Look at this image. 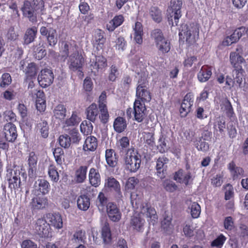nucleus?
<instances>
[{
    "label": "nucleus",
    "instance_id": "57",
    "mask_svg": "<svg viewBox=\"0 0 248 248\" xmlns=\"http://www.w3.org/2000/svg\"><path fill=\"white\" fill-rule=\"evenodd\" d=\"M246 28L244 27H241L239 28L236 29L233 33L230 36L232 41L233 43L236 42L242 35L245 32Z\"/></svg>",
    "mask_w": 248,
    "mask_h": 248
},
{
    "label": "nucleus",
    "instance_id": "44",
    "mask_svg": "<svg viewBox=\"0 0 248 248\" xmlns=\"http://www.w3.org/2000/svg\"><path fill=\"white\" fill-rule=\"evenodd\" d=\"M105 157L107 163L110 167H114L117 165L116 157L113 150H107L106 151Z\"/></svg>",
    "mask_w": 248,
    "mask_h": 248
},
{
    "label": "nucleus",
    "instance_id": "56",
    "mask_svg": "<svg viewBox=\"0 0 248 248\" xmlns=\"http://www.w3.org/2000/svg\"><path fill=\"white\" fill-rule=\"evenodd\" d=\"M100 114L99 117L102 123L106 124L108 122L109 118V114L107 106L101 105L99 107Z\"/></svg>",
    "mask_w": 248,
    "mask_h": 248
},
{
    "label": "nucleus",
    "instance_id": "37",
    "mask_svg": "<svg viewBox=\"0 0 248 248\" xmlns=\"http://www.w3.org/2000/svg\"><path fill=\"white\" fill-rule=\"evenodd\" d=\"M86 114L88 120L92 122H94L98 114L97 105L94 103L91 104L86 109Z\"/></svg>",
    "mask_w": 248,
    "mask_h": 248
},
{
    "label": "nucleus",
    "instance_id": "61",
    "mask_svg": "<svg viewBox=\"0 0 248 248\" xmlns=\"http://www.w3.org/2000/svg\"><path fill=\"white\" fill-rule=\"evenodd\" d=\"M191 210V215L193 218H197L200 215L201 209L200 205L196 202L191 203L189 207Z\"/></svg>",
    "mask_w": 248,
    "mask_h": 248
},
{
    "label": "nucleus",
    "instance_id": "43",
    "mask_svg": "<svg viewBox=\"0 0 248 248\" xmlns=\"http://www.w3.org/2000/svg\"><path fill=\"white\" fill-rule=\"evenodd\" d=\"M88 167L85 166H80L76 171L75 177L78 183H82L86 178Z\"/></svg>",
    "mask_w": 248,
    "mask_h": 248
},
{
    "label": "nucleus",
    "instance_id": "25",
    "mask_svg": "<svg viewBox=\"0 0 248 248\" xmlns=\"http://www.w3.org/2000/svg\"><path fill=\"white\" fill-rule=\"evenodd\" d=\"M145 222V220L138 214L136 213L131 219L130 225L134 230L138 232H142L144 230Z\"/></svg>",
    "mask_w": 248,
    "mask_h": 248
},
{
    "label": "nucleus",
    "instance_id": "6",
    "mask_svg": "<svg viewBox=\"0 0 248 248\" xmlns=\"http://www.w3.org/2000/svg\"><path fill=\"white\" fill-rule=\"evenodd\" d=\"M151 36L155 40L156 46L160 52L166 53L170 50V42L164 37L160 30L155 29L153 31Z\"/></svg>",
    "mask_w": 248,
    "mask_h": 248
},
{
    "label": "nucleus",
    "instance_id": "23",
    "mask_svg": "<svg viewBox=\"0 0 248 248\" xmlns=\"http://www.w3.org/2000/svg\"><path fill=\"white\" fill-rule=\"evenodd\" d=\"M47 201L45 197L36 196L31 199L30 206L33 210L42 209L47 205Z\"/></svg>",
    "mask_w": 248,
    "mask_h": 248
},
{
    "label": "nucleus",
    "instance_id": "17",
    "mask_svg": "<svg viewBox=\"0 0 248 248\" xmlns=\"http://www.w3.org/2000/svg\"><path fill=\"white\" fill-rule=\"evenodd\" d=\"M107 212L109 219L114 222H118L121 218V213L116 204L109 202L107 205Z\"/></svg>",
    "mask_w": 248,
    "mask_h": 248
},
{
    "label": "nucleus",
    "instance_id": "9",
    "mask_svg": "<svg viewBox=\"0 0 248 248\" xmlns=\"http://www.w3.org/2000/svg\"><path fill=\"white\" fill-rule=\"evenodd\" d=\"M47 221L43 218L38 219L34 226V232L42 237H48L50 233V226Z\"/></svg>",
    "mask_w": 248,
    "mask_h": 248
},
{
    "label": "nucleus",
    "instance_id": "21",
    "mask_svg": "<svg viewBox=\"0 0 248 248\" xmlns=\"http://www.w3.org/2000/svg\"><path fill=\"white\" fill-rule=\"evenodd\" d=\"M137 99H139L144 103L150 102L151 99L150 93L147 90V86L138 85L136 90Z\"/></svg>",
    "mask_w": 248,
    "mask_h": 248
},
{
    "label": "nucleus",
    "instance_id": "3",
    "mask_svg": "<svg viewBox=\"0 0 248 248\" xmlns=\"http://www.w3.org/2000/svg\"><path fill=\"white\" fill-rule=\"evenodd\" d=\"M125 169L131 172H136L140 166V155L133 147L129 148L124 157Z\"/></svg>",
    "mask_w": 248,
    "mask_h": 248
},
{
    "label": "nucleus",
    "instance_id": "60",
    "mask_svg": "<svg viewBox=\"0 0 248 248\" xmlns=\"http://www.w3.org/2000/svg\"><path fill=\"white\" fill-rule=\"evenodd\" d=\"M194 142L195 146L199 151L205 152L208 150V144L204 140H202V138H199V140H196Z\"/></svg>",
    "mask_w": 248,
    "mask_h": 248
},
{
    "label": "nucleus",
    "instance_id": "64",
    "mask_svg": "<svg viewBox=\"0 0 248 248\" xmlns=\"http://www.w3.org/2000/svg\"><path fill=\"white\" fill-rule=\"evenodd\" d=\"M226 237L220 234L211 243V246L217 248H221L226 241Z\"/></svg>",
    "mask_w": 248,
    "mask_h": 248
},
{
    "label": "nucleus",
    "instance_id": "63",
    "mask_svg": "<svg viewBox=\"0 0 248 248\" xmlns=\"http://www.w3.org/2000/svg\"><path fill=\"white\" fill-rule=\"evenodd\" d=\"M60 145L65 148H68L71 144V140L67 135H61L59 138Z\"/></svg>",
    "mask_w": 248,
    "mask_h": 248
},
{
    "label": "nucleus",
    "instance_id": "49",
    "mask_svg": "<svg viewBox=\"0 0 248 248\" xmlns=\"http://www.w3.org/2000/svg\"><path fill=\"white\" fill-rule=\"evenodd\" d=\"M95 43L97 45V49H102L106 41L104 36V32L101 30L96 31L95 34Z\"/></svg>",
    "mask_w": 248,
    "mask_h": 248
},
{
    "label": "nucleus",
    "instance_id": "40",
    "mask_svg": "<svg viewBox=\"0 0 248 248\" xmlns=\"http://www.w3.org/2000/svg\"><path fill=\"white\" fill-rule=\"evenodd\" d=\"M80 118L76 114L73 113L70 118L67 119L63 124V128L65 131L71 129L70 126H74L77 125L80 122Z\"/></svg>",
    "mask_w": 248,
    "mask_h": 248
},
{
    "label": "nucleus",
    "instance_id": "31",
    "mask_svg": "<svg viewBox=\"0 0 248 248\" xmlns=\"http://www.w3.org/2000/svg\"><path fill=\"white\" fill-rule=\"evenodd\" d=\"M37 33V28L35 26L27 29L24 36V43L28 45L33 42Z\"/></svg>",
    "mask_w": 248,
    "mask_h": 248
},
{
    "label": "nucleus",
    "instance_id": "46",
    "mask_svg": "<svg viewBox=\"0 0 248 248\" xmlns=\"http://www.w3.org/2000/svg\"><path fill=\"white\" fill-rule=\"evenodd\" d=\"M86 239L85 232L82 230H78L73 234L71 240L73 243L79 244L84 243Z\"/></svg>",
    "mask_w": 248,
    "mask_h": 248
},
{
    "label": "nucleus",
    "instance_id": "39",
    "mask_svg": "<svg viewBox=\"0 0 248 248\" xmlns=\"http://www.w3.org/2000/svg\"><path fill=\"white\" fill-rule=\"evenodd\" d=\"M78 208L83 211L87 210L90 205V200L89 198L85 195L80 196L77 200Z\"/></svg>",
    "mask_w": 248,
    "mask_h": 248
},
{
    "label": "nucleus",
    "instance_id": "15",
    "mask_svg": "<svg viewBox=\"0 0 248 248\" xmlns=\"http://www.w3.org/2000/svg\"><path fill=\"white\" fill-rule=\"evenodd\" d=\"M46 219L49 226H52L57 229L62 228V219L61 215L59 213H48L46 215Z\"/></svg>",
    "mask_w": 248,
    "mask_h": 248
},
{
    "label": "nucleus",
    "instance_id": "14",
    "mask_svg": "<svg viewBox=\"0 0 248 248\" xmlns=\"http://www.w3.org/2000/svg\"><path fill=\"white\" fill-rule=\"evenodd\" d=\"M193 102L194 99L193 95L190 93H187L183 100L180 109V113L181 117H186L191 111Z\"/></svg>",
    "mask_w": 248,
    "mask_h": 248
},
{
    "label": "nucleus",
    "instance_id": "35",
    "mask_svg": "<svg viewBox=\"0 0 248 248\" xmlns=\"http://www.w3.org/2000/svg\"><path fill=\"white\" fill-rule=\"evenodd\" d=\"M191 176L189 172H184L182 170L176 172L174 176V179L180 183H184L186 185L188 184Z\"/></svg>",
    "mask_w": 248,
    "mask_h": 248
},
{
    "label": "nucleus",
    "instance_id": "51",
    "mask_svg": "<svg viewBox=\"0 0 248 248\" xmlns=\"http://www.w3.org/2000/svg\"><path fill=\"white\" fill-rule=\"evenodd\" d=\"M107 203V198L105 197L104 194L100 192L96 201V204L99 211H103Z\"/></svg>",
    "mask_w": 248,
    "mask_h": 248
},
{
    "label": "nucleus",
    "instance_id": "22",
    "mask_svg": "<svg viewBox=\"0 0 248 248\" xmlns=\"http://www.w3.org/2000/svg\"><path fill=\"white\" fill-rule=\"evenodd\" d=\"M242 51L241 47H238L236 48L235 52L230 53V62L234 68H237V66H241L239 64H242L245 61L244 58L240 55Z\"/></svg>",
    "mask_w": 248,
    "mask_h": 248
},
{
    "label": "nucleus",
    "instance_id": "58",
    "mask_svg": "<svg viewBox=\"0 0 248 248\" xmlns=\"http://www.w3.org/2000/svg\"><path fill=\"white\" fill-rule=\"evenodd\" d=\"M102 237L104 243H108L111 239V234L108 224L106 223L102 229Z\"/></svg>",
    "mask_w": 248,
    "mask_h": 248
},
{
    "label": "nucleus",
    "instance_id": "16",
    "mask_svg": "<svg viewBox=\"0 0 248 248\" xmlns=\"http://www.w3.org/2000/svg\"><path fill=\"white\" fill-rule=\"evenodd\" d=\"M90 63L91 70L94 74L99 70H102L107 66V60L102 56H95V60H91Z\"/></svg>",
    "mask_w": 248,
    "mask_h": 248
},
{
    "label": "nucleus",
    "instance_id": "28",
    "mask_svg": "<svg viewBox=\"0 0 248 248\" xmlns=\"http://www.w3.org/2000/svg\"><path fill=\"white\" fill-rule=\"evenodd\" d=\"M89 179L91 185L97 187L101 183V177L97 170L92 168L90 170L89 173Z\"/></svg>",
    "mask_w": 248,
    "mask_h": 248
},
{
    "label": "nucleus",
    "instance_id": "27",
    "mask_svg": "<svg viewBox=\"0 0 248 248\" xmlns=\"http://www.w3.org/2000/svg\"><path fill=\"white\" fill-rule=\"evenodd\" d=\"M106 187L108 188L110 190L114 191L117 194L119 198L122 196L121 192V186L119 182L114 178L108 177L105 184Z\"/></svg>",
    "mask_w": 248,
    "mask_h": 248
},
{
    "label": "nucleus",
    "instance_id": "4",
    "mask_svg": "<svg viewBox=\"0 0 248 248\" xmlns=\"http://www.w3.org/2000/svg\"><path fill=\"white\" fill-rule=\"evenodd\" d=\"M182 0H171L170 6L167 10L168 22L170 25L177 26L179 18L181 17V8Z\"/></svg>",
    "mask_w": 248,
    "mask_h": 248
},
{
    "label": "nucleus",
    "instance_id": "38",
    "mask_svg": "<svg viewBox=\"0 0 248 248\" xmlns=\"http://www.w3.org/2000/svg\"><path fill=\"white\" fill-rule=\"evenodd\" d=\"M228 168L233 179L237 178L243 175L244 170L243 169L240 167L236 166L233 161H232L228 164Z\"/></svg>",
    "mask_w": 248,
    "mask_h": 248
},
{
    "label": "nucleus",
    "instance_id": "2",
    "mask_svg": "<svg viewBox=\"0 0 248 248\" xmlns=\"http://www.w3.org/2000/svg\"><path fill=\"white\" fill-rule=\"evenodd\" d=\"M199 27L197 23L181 25L179 35L180 39H185L189 44L194 43L199 38Z\"/></svg>",
    "mask_w": 248,
    "mask_h": 248
},
{
    "label": "nucleus",
    "instance_id": "52",
    "mask_svg": "<svg viewBox=\"0 0 248 248\" xmlns=\"http://www.w3.org/2000/svg\"><path fill=\"white\" fill-rule=\"evenodd\" d=\"M70 135L71 142L73 143L78 144L81 140V137L78 130L75 128H71V129L67 131Z\"/></svg>",
    "mask_w": 248,
    "mask_h": 248
},
{
    "label": "nucleus",
    "instance_id": "18",
    "mask_svg": "<svg viewBox=\"0 0 248 248\" xmlns=\"http://www.w3.org/2000/svg\"><path fill=\"white\" fill-rule=\"evenodd\" d=\"M61 52L62 57H69L70 54H73L78 51L74 42L64 41L62 42Z\"/></svg>",
    "mask_w": 248,
    "mask_h": 248
},
{
    "label": "nucleus",
    "instance_id": "30",
    "mask_svg": "<svg viewBox=\"0 0 248 248\" xmlns=\"http://www.w3.org/2000/svg\"><path fill=\"white\" fill-rule=\"evenodd\" d=\"M97 147V140L94 136L88 137L84 142L83 149L85 151H94Z\"/></svg>",
    "mask_w": 248,
    "mask_h": 248
},
{
    "label": "nucleus",
    "instance_id": "11",
    "mask_svg": "<svg viewBox=\"0 0 248 248\" xmlns=\"http://www.w3.org/2000/svg\"><path fill=\"white\" fill-rule=\"evenodd\" d=\"M68 63L69 69L72 71L79 70L82 67L84 60L78 51L70 54L68 57Z\"/></svg>",
    "mask_w": 248,
    "mask_h": 248
},
{
    "label": "nucleus",
    "instance_id": "7",
    "mask_svg": "<svg viewBox=\"0 0 248 248\" xmlns=\"http://www.w3.org/2000/svg\"><path fill=\"white\" fill-rule=\"evenodd\" d=\"M137 213L141 217H145L150 224L154 225L157 219L156 212L155 209L147 203H143L138 207Z\"/></svg>",
    "mask_w": 248,
    "mask_h": 248
},
{
    "label": "nucleus",
    "instance_id": "20",
    "mask_svg": "<svg viewBox=\"0 0 248 248\" xmlns=\"http://www.w3.org/2000/svg\"><path fill=\"white\" fill-rule=\"evenodd\" d=\"M22 61L20 62V69L23 70L26 76L28 78H32L34 77L37 73V67L34 62L27 63Z\"/></svg>",
    "mask_w": 248,
    "mask_h": 248
},
{
    "label": "nucleus",
    "instance_id": "29",
    "mask_svg": "<svg viewBox=\"0 0 248 248\" xmlns=\"http://www.w3.org/2000/svg\"><path fill=\"white\" fill-rule=\"evenodd\" d=\"M33 92L37 98L36 101V108L40 112L44 111L46 106L44 93L40 91L37 92V90H34Z\"/></svg>",
    "mask_w": 248,
    "mask_h": 248
},
{
    "label": "nucleus",
    "instance_id": "1",
    "mask_svg": "<svg viewBox=\"0 0 248 248\" xmlns=\"http://www.w3.org/2000/svg\"><path fill=\"white\" fill-rule=\"evenodd\" d=\"M26 0L24 2L21 11L24 16L32 22L37 21V17L43 10L44 2L42 0Z\"/></svg>",
    "mask_w": 248,
    "mask_h": 248
},
{
    "label": "nucleus",
    "instance_id": "24",
    "mask_svg": "<svg viewBox=\"0 0 248 248\" xmlns=\"http://www.w3.org/2000/svg\"><path fill=\"white\" fill-rule=\"evenodd\" d=\"M37 160V155L34 152H31L29 154L27 161L29 167L28 175L30 177H33L34 176Z\"/></svg>",
    "mask_w": 248,
    "mask_h": 248
},
{
    "label": "nucleus",
    "instance_id": "5",
    "mask_svg": "<svg viewBox=\"0 0 248 248\" xmlns=\"http://www.w3.org/2000/svg\"><path fill=\"white\" fill-rule=\"evenodd\" d=\"M127 115L131 118L134 115V120L139 122H141L146 117V108L144 103L139 99H136L133 106V111L131 108H129L126 111Z\"/></svg>",
    "mask_w": 248,
    "mask_h": 248
},
{
    "label": "nucleus",
    "instance_id": "48",
    "mask_svg": "<svg viewBox=\"0 0 248 248\" xmlns=\"http://www.w3.org/2000/svg\"><path fill=\"white\" fill-rule=\"evenodd\" d=\"M66 108L62 105H58L54 109V116L56 118L62 120L66 116Z\"/></svg>",
    "mask_w": 248,
    "mask_h": 248
},
{
    "label": "nucleus",
    "instance_id": "32",
    "mask_svg": "<svg viewBox=\"0 0 248 248\" xmlns=\"http://www.w3.org/2000/svg\"><path fill=\"white\" fill-rule=\"evenodd\" d=\"M34 186L36 189L44 195L47 194L50 189L49 183L44 179H38L35 182Z\"/></svg>",
    "mask_w": 248,
    "mask_h": 248
},
{
    "label": "nucleus",
    "instance_id": "54",
    "mask_svg": "<svg viewBox=\"0 0 248 248\" xmlns=\"http://www.w3.org/2000/svg\"><path fill=\"white\" fill-rule=\"evenodd\" d=\"M138 85L140 86H147V78H148V72L146 69H143L140 73H138Z\"/></svg>",
    "mask_w": 248,
    "mask_h": 248
},
{
    "label": "nucleus",
    "instance_id": "12",
    "mask_svg": "<svg viewBox=\"0 0 248 248\" xmlns=\"http://www.w3.org/2000/svg\"><path fill=\"white\" fill-rule=\"evenodd\" d=\"M3 135L5 140L9 142L14 141L17 136L16 127L11 123L6 124L3 127Z\"/></svg>",
    "mask_w": 248,
    "mask_h": 248
},
{
    "label": "nucleus",
    "instance_id": "41",
    "mask_svg": "<svg viewBox=\"0 0 248 248\" xmlns=\"http://www.w3.org/2000/svg\"><path fill=\"white\" fill-rule=\"evenodd\" d=\"M149 15L152 19L156 23H159L162 20V11L157 7H151L149 10Z\"/></svg>",
    "mask_w": 248,
    "mask_h": 248
},
{
    "label": "nucleus",
    "instance_id": "26",
    "mask_svg": "<svg viewBox=\"0 0 248 248\" xmlns=\"http://www.w3.org/2000/svg\"><path fill=\"white\" fill-rule=\"evenodd\" d=\"M143 35L142 24L140 22H136L135 25L133 26V31L131 36L133 37L134 40L137 44H141L142 43Z\"/></svg>",
    "mask_w": 248,
    "mask_h": 248
},
{
    "label": "nucleus",
    "instance_id": "8",
    "mask_svg": "<svg viewBox=\"0 0 248 248\" xmlns=\"http://www.w3.org/2000/svg\"><path fill=\"white\" fill-rule=\"evenodd\" d=\"M20 172L19 170L8 169L6 178L9 183V187L16 189L19 187L20 185Z\"/></svg>",
    "mask_w": 248,
    "mask_h": 248
},
{
    "label": "nucleus",
    "instance_id": "50",
    "mask_svg": "<svg viewBox=\"0 0 248 248\" xmlns=\"http://www.w3.org/2000/svg\"><path fill=\"white\" fill-rule=\"evenodd\" d=\"M37 128L43 138H46L47 137L48 135V126L47 123L46 121H41L38 124Z\"/></svg>",
    "mask_w": 248,
    "mask_h": 248
},
{
    "label": "nucleus",
    "instance_id": "55",
    "mask_svg": "<svg viewBox=\"0 0 248 248\" xmlns=\"http://www.w3.org/2000/svg\"><path fill=\"white\" fill-rule=\"evenodd\" d=\"M55 161L58 165H61L64 161V152L61 148L54 149L53 152Z\"/></svg>",
    "mask_w": 248,
    "mask_h": 248
},
{
    "label": "nucleus",
    "instance_id": "10",
    "mask_svg": "<svg viewBox=\"0 0 248 248\" xmlns=\"http://www.w3.org/2000/svg\"><path fill=\"white\" fill-rule=\"evenodd\" d=\"M54 79V75L49 69H44L41 71L38 77L39 84L44 88L50 85Z\"/></svg>",
    "mask_w": 248,
    "mask_h": 248
},
{
    "label": "nucleus",
    "instance_id": "62",
    "mask_svg": "<svg viewBox=\"0 0 248 248\" xmlns=\"http://www.w3.org/2000/svg\"><path fill=\"white\" fill-rule=\"evenodd\" d=\"M12 78L9 73L3 74L0 78V87L4 88L11 84Z\"/></svg>",
    "mask_w": 248,
    "mask_h": 248
},
{
    "label": "nucleus",
    "instance_id": "42",
    "mask_svg": "<svg viewBox=\"0 0 248 248\" xmlns=\"http://www.w3.org/2000/svg\"><path fill=\"white\" fill-rule=\"evenodd\" d=\"M130 140L128 137H123L118 140L116 142V147L120 152H127L129 148Z\"/></svg>",
    "mask_w": 248,
    "mask_h": 248
},
{
    "label": "nucleus",
    "instance_id": "19",
    "mask_svg": "<svg viewBox=\"0 0 248 248\" xmlns=\"http://www.w3.org/2000/svg\"><path fill=\"white\" fill-rule=\"evenodd\" d=\"M169 162V159L165 156L159 157L156 160V174L160 179H163L165 177L167 164Z\"/></svg>",
    "mask_w": 248,
    "mask_h": 248
},
{
    "label": "nucleus",
    "instance_id": "33",
    "mask_svg": "<svg viewBox=\"0 0 248 248\" xmlns=\"http://www.w3.org/2000/svg\"><path fill=\"white\" fill-rule=\"evenodd\" d=\"M127 127V123L125 119L121 117H117L113 122L114 130L119 133L124 131Z\"/></svg>",
    "mask_w": 248,
    "mask_h": 248
},
{
    "label": "nucleus",
    "instance_id": "13",
    "mask_svg": "<svg viewBox=\"0 0 248 248\" xmlns=\"http://www.w3.org/2000/svg\"><path fill=\"white\" fill-rule=\"evenodd\" d=\"M42 35L46 36L49 45L54 46L57 43V34L55 29L42 27L40 30Z\"/></svg>",
    "mask_w": 248,
    "mask_h": 248
},
{
    "label": "nucleus",
    "instance_id": "59",
    "mask_svg": "<svg viewBox=\"0 0 248 248\" xmlns=\"http://www.w3.org/2000/svg\"><path fill=\"white\" fill-rule=\"evenodd\" d=\"M48 174L51 181L57 182L59 179V175L57 170L54 165H50L48 168Z\"/></svg>",
    "mask_w": 248,
    "mask_h": 248
},
{
    "label": "nucleus",
    "instance_id": "34",
    "mask_svg": "<svg viewBox=\"0 0 248 248\" xmlns=\"http://www.w3.org/2000/svg\"><path fill=\"white\" fill-rule=\"evenodd\" d=\"M211 75V69L206 66H203L198 73L197 77L200 82H204L210 78Z\"/></svg>",
    "mask_w": 248,
    "mask_h": 248
},
{
    "label": "nucleus",
    "instance_id": "47",
    "mask_svg": "<svg viewBox=\"0 0 248 248\" xmlns=\"http://www.w3.org/2000/svg\"><path fill=\"white\" fill-rule=\"evenodd\" d=\"M143 137L144 142L151 147H154L155 146V138L154 137L155 133L152 131L149 132H143Z\"/></svg>",
    "mask_w": 248,
    "mask_h": 248
},
{
    "label": "nucleus",
    "instance_id": "36",
    "mask_svg": "<svg viewBox=\"0 0 248 248\" xmlns=\"http://www.w3.org/2000/svg\"><path fill=\"white\" fill-rule=\"evenodd\" d=\"M124 18L122 15L114 17L107 25V29L110 31H113L117 27L120 26L124 22Z\"/></svg>",
    "mask_w": 248,
    "mask_h": 248
},
{
    "label": "nucleus",
    "instance_id": "45",
    "mask_svg": "<svg viewBox=\"0 0 248 248\" xmlns=\"http://www.w3.org/2000/svg\"><path fill=\"white\" fill-rule=\"evenodd\" d=\"M244 71L242 68V66H237L232 71V75L235 82H236L239 86L242 83L244 78Z\"/></svg>",
    "mask_w": 248,
    "mask_h": 248
},
{
    "label": "nucleus",
    "instance_id": "53",
    "mask_svg": "<svg viewBox=\"0 0 248 248\" xmlns=\"http://www.w3.org/2000/svg\"><path fill=\"white\" fill-rule=\"evenodd\" d=\"M81 132L85 135L90 134L93 129V126L90 122L84 121L80 126Z\"/></svg>",
    "mask_w": 248,
    "mask_h": 248
}]
</instances>
